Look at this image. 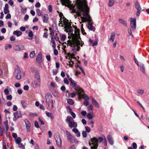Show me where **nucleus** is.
<instances>
[{"mask_svg": "<svg viewBox=\"0 0 149 149\" xmlns=\"http://www.w3.org/2000/svg\"><path fill=\"white\" fill-rule=\"evenodd\" d=\"M24 121L26 125V128L27 131L28 132H30V127L31 126V124L30 122L27 119H25Z\"/></svg>", "mask_w": 149, "mask_h": 149, "instance_id": "16", "label": "nucleus"}, {"mask_svg": "<svg viewBox=\"0 0 149 149\" xmlns=\"http://www.w3.org/2000/svg\"><path fill=\"white\" fill-rule=\"evenodd\" d=\"M98 38L96 39L93 42V40L91 38L89 39V42L90 44H92V46L97 45L98 44Z\"/></svg>", "mask_w": 149, "mask_h": 149, "instance_id": "20", "label": "nucleus"}, {"mask_svg": "<svg viewBox=\"0 0 149 149\" xmlns=\"http://www.w3.org/2000/svg\"><path fill=\"white\" fill-rule=\"evenodd\" d=\"M115 33L114 32H112L111 34L110 38L109 39V40L113 42L115 37Z\"/></svg>", "mask_w": 149, "mask_h": 149, "instance_id": "26", "label": "nucleus"}, {"mask_svg": "<svg viewBox=\"0 0 149 149\" xmlns=\"http://www.w3.org/2000/svg\"><path fill=\"white\" fill-rule=\"evenodd\" d=\"M12 47L11 45L10 44H8L6 45L5 47V49L6 50H7L8 49H10Z\"/></svg>", "mask_w": 149, "mask_h": 149, "instance_id": "48", "label": "nucleus"}, {"mask_svg": "<svg viewBox=\"0 0 149 149\" xmlns=\"http://www.w3.org/2000/svg\"><path fill=\"white\" fill-rule=\"evenodd\" d=\"M33 33L32 31H30L28 33V36L30 37H31L33 36Z\"/></svg>", "mask_w": 149, "mask_h": 149, "instance_id": "54", "label": "nucleus"}, {"mask_svg": "<svg viewBox=\"0 0 149 149\" xmlns=\"http://www.w3.org/2000/svg\"><path fill=\"white\" fill-rule=\"evenodd\" d=\"M72 131L74 132L77 137H79L80 136V133L77 129L74 128L72 130Z\"/></svg>", "mask_w": 149, "mask_h": 149, "instance_id": "24", "label": "nucleus"}, {"mask_svg": "<svg viewBox=\"0 0 149 149\" xmlns=\"http://www.w3.org/2000/svg\"><path fill=\"white\" fill-rule=\"evenodd\" d=\"M55 139L56 143V144L59 147L61 146V140L59 135H57L55 136Z\"/></svg>", "mask_w": 149, "mask_h": 149, "instance_id": "12", "label": "nucleus"}, {"mask_svg": "<svg viewBox=\"0 0 149 149\" xmlns=\"http://www.w3.org/2000/svg\"><path fill=\"white\" fill-rule=\"evenodd\" d=\"M67 101V103L70 105H73L74 104V102L72 99H68Z\"/></svg>", "mask_w": 149, "mask_h": 149, "instance_id": "38", "label": "nucleus"}, {"mask_svg": "<svg viewBox=\"0 0 149 149\" xmlns=\"http://www.w3.org/2000/svg\"><path fill=\"white\" fill-rule=\"evenodd\" d=\"M4 112L5 113V116L6 118H7V115H10V112L6 109H5L4 110Z\"/></svg>", "mask_w": 149, "mask_h": 149, "instance_id": "40", "label": "nucleus"}, {"mask_svg": "<svg viewBox=\"0 0 149 149\" xmlns=\"http://www.w3.org/2000/svg\"><path fill=\"white\" fill-rule=\"evenodd\" d=\"M63 5H64L70 9H73V6L72 4H71V2L70 0H60Z\"/></svg>", "mask_w": 149, "mask_h": 149, "instance_id": "8", "label": "nucleus"}, {"mask_svg": "<svg viewBox=\"0 0 149 149\" xmlns=\"http://www.w3.org/2000/svg\"><path fill=\"white\" fill-rule=\"evenodd\" d=\"M43 22L44 23H47L49 21V16L47 14H45L42 18Z\"/></svg>", "mask_w": 149, "mask_h": 149, "instance_id": "25", "label": "nucleus"}, {"mask_svg": "<svg viewBox=\"0 0 149 149\" xmlns=\"http://www.w3.org/2000/svg\"><path fill=\"white\" fill-rule=\"evenodd\" d=\"M66 122L68 123L69 127L71 128L72 127L75 128L77 127V123L74 122V119L70 116L67 117L66 119Z\"/></svg>", "mask_w": 149, "mask_h": 149, "instance_id": "4", "label": "nucleus"}, {"mask_svg": "<svg viewBox=\"0 0 149 149\" xmlns=\"http://www.w3.org/2000/svg\"><path fill=\"white\" fill-rule=\"evenodd\" d=\"M36 13L39 16H40L42 15V13L40 12V10L39 9H37L36 10Z\"/></svg>", "mask_w": 149, "mask_h": 149, "instance_id": "44", "label": "nucleus"}, {"mask_svg": "<svg viewBox=\"0 0 149 149\" xmlns=\"http://www.w3.org/2000/svg\"><path fill=\"white\" fill-rule=\"evenodd\" d=\"M68 97L70 96L71 97H74L75 96V94L74 93H69L68 94Z\"/></svg>", "mask_w": 149, "mask_h": 149, "instance_id": "43", "label": "nucleus"}, {"mask_svg": "<svg viewBox=\"0 0 149 149\" xmlns=\"http://www.w3.org/2000/svg\"><path fill=\"white\" fill-rule=\"evenodd\" d=\"M46 114L47 117H50L52 119L54 117L51 113L46 111Z\"/></svg>", "mask_w": 149, "mask_h": 149, "instance_id": "35", "label": "nucleus"}, {"mask_svg": "<svg viewBox=\"0 0 149 149\" xmlns=\"http://www.w3.org/2000/svg\"><path fill=\"white\" fill-rule=\"evenodd\" d=\"M36 60L38 63H40L42 62V55L41 53H39L37 56Z\"/></svg>", "mask_w": 149, "mask_h": 149, "instance_id": "22", "label": "nucleus"}, {"mask_svg": "<svg viewBox=\"0 0 149 149\" xmlns=\"http://www.w3.org/2000/svg\"><path fill=\"white\" fill-rule=\"evenodd\" d=\"M93 106L92 105H90L87 108L88 111L89 112L91 113H93Z\"/></svg>", "mask_w": 149, "mask_h": 149, "instance_id": "30", "label": "nucleus"}, {"mask_svg": "<svg viewBox=\"0 0 149 149\" xmlns=\"http://www.w3.org/2000/svg\"><path fill=\"white\" fill-rule=\"evenodd\" d=\"M103 142L105 146H107V141L104 136H100L97 138L96 137H93L90 139V141L89 142V145L91 149H97L98 146V143Z\"/></svg>", "mask_w": 149, "mask_h": 149, "instance_id": "3", "label": "nucleus"}, {"mask_svg": "<svg viewBox=\"0 0 149 149\" xmlns=\"http://www.w3.org/2000/svg\"><path fill=\"white\" fill-rule=\"evenodd\" d=\"M139 66L140 67L141 70L142 72L143 73H145V68L143 64H141L139 65Z\"/></svg>", "mask_w": 149, "mask_h": 149, "instance_id": "32", "label": "nucleus"}, {"mask_svg": "<svg viewBox=\"0 0 149 149\" xmlns=\"http://www.w3.org/2000/svg\"><path fill=\"white\" fill-rule=\"evenodd\" d=\"M8 120H6L3 122V124L4 125L6 128V129L4 130V132L7 137H8Z\"/></svg>", "mask_w": 149, "mask_h": 149, "instance_id": "19", "label": "nucleus"}, {"mask_svg": "<svg viewBox=\"0 0 149 149\" xmlns=\"http://www.w3.org/2000/svg\"><path fill=\"white\" fill-rule=\"evenodd\" d=\"M70 114L72 116V117L73 118H74L76 117V115L74 113L73 111H72L70 113Z\"/></svg>", "mask_w": 149, "mask_h": 149, "instance_id": "64", "label": "nucleus"}, {"mask_svg": "<svg viewBox=\"0 0 149 149\" xmlns=\"http://www.w3.org/2000/svg\"><path fill=\"white\" fill-rule=\"evenodd\" d=\"M115 3L114 0H109L108 2V6L109 7L113 6Z\"/></svg>", "mask_w": 149, "mask_h": 149, "instance_id": "31", "label": "nucleus"}, {"mask_svg": "<svg viewBox=\"0 0 149 149\" xmlns=\"http://www.w3.org/2000/svg\"><path fill=\"white\" fill-rule=\"evenodd\" d=\"M107 139L110 144L112 145L113 144L114 141L112 137L110 135H109L107 136Z\"/></svg>", "mask_w": 149, "mask_h": 149, "instance_id": "23", "label": "nucleus"}, {"mask_svg": "<svg viewBox=\"0 0 149 149\" xmlns=\"http://www.w3.org/2000/svg\"><path fill=\"white\" fill-rule=\"evenodd\" d=\"M85 130L86 132H89L91 131V129L88 126H86L85 127Z\"/></svg>", "mask_w": 149, "mask_h": 149, "instance_id": "52", "label": "nucleus"}, {"mask_svg": "<svg viewBox=\"0 0 149 149\" xmlns=\"http://www.w3.org/2000/svg\"><path fill=\"white\" fill-rule=\"evenodd\" d=\"M48 9L49 12L50 13H51L52 12V7L51 5H49L48 7Z\"/></svg>", "mask_w": 149, "mask_h": 149, "instance_id": "50", "label": "nucleus"}, {"mask_svg": "<svg viewBox=\"0 0 149 149\" xmlns=\"http://www.w3.org/2000/svg\"><path fill=\"white\" fill-rule=\"evenodd\" d=\"M136 19L135 18H130V26L132 30L134 31L136 29Z\"/></svg>", "mask_w": 149, "mask_h": 149, "instance_id": "11", "label": "nucleus"}, {"mask_svg": "<svg viewBox=\"0 0 149 149\" xmlns=\"http://www.w3.org/2000/svg\"><path fill=\"white\" fill-rule=\"evenodd\" d=\"M83 92V90L82 89V91L79 92H77L78 94V95L80 96L82 98H83L84 100H89V97L87 95L85 94H82L81 93Z\"/></svg>", "mask_w": 149, "mask_h": 149, "instance_id": "14", "label": "nucleus"}, {"mask_svg": "<svg viewBox=\"0 0 149 149\" xmlns=\"http://www.w3.org/2000/svg\"><path fill=\"white\" fill-rule=\"evenodd\" d=\"M49 30L50 31V34L51 36V37H53L54 35V32L50 28L49 29Z\"/></svg>", "mask_w": 149, "mask_h": 149, "instance_id": "49", "label": "nucleus"}, {"mask_svg": "<svg viewBox=\"0 0 149 149\" xmlns=\"http://www.w3.org/2000/svg\"><path fill=\"white\" fill-rule=\"evenodd\" d=\"M70 85L72 88L75 90L77 92H79L82 91V88L79 86L78 85L77 82L73 79L70 81Z\"/></svg>", "mask_w": 149, "mask_h": 149, "instance_id": "6", "label": "nucleus"}, {"mask_svg": "<svg viewBox=\"0 0 149 149\" xmlns=\"http://www.w3.org/2000/svg\"><path fill=\"white\" fill-rule=\"evenodd\" d=\"M22 33V32L20 31H15L13 33L14 35H16L17 37L20 36Z\"/></svg>", "mask_w": 149, "mask_h": 149, "instance_id": "27", "label": "nucleus"}, {"mask_svg": "<svg viewBox=\"0 0 149 149\" xmlns=\"http://www.w3.org/2000/svg\"><path fill=\"white\" fill-rule=\"evenodd\" d=\"M14 117L13 118L14 121H16L18 118L22 116V115L20 112L16 111L14 113Z\"/></svg>", "mask_w": 149, "mask_h": 149, "instance_id": "17", "label": "nucleus"}, {"mask_svg": "<svg viewBox=\"0 0 149 149\" xmlns=\"http://www.w3.org/2000/svg\"><path fill=\"white\" fill-rule=\"evenodd\" d=\"M17 144L18 145V147L20 148H21L22 149H25V147L22 143H19Z\"/></svg>", "mask_w": 149, "mask_h": 149, "instance_id": "41", "label": "nucleus"}, {"mask_svg": "<svg viewBox=\"0 0 149 149\" xmlns=\"http://www.w3.org/2000/svg\"><path fill=\"white\" fill-rule=\"evenodd\" d=\"M89 104V102L87 100H85L84 102V104L86 106H87Z\"/></svg>", "mask_w": 149, "mask_h": 149, "instance_id": "53", "label": "nucleus"}, {"mask_svg": "<svg viewBox=\"0 0 149 149\" xmlns=\"http://www.w3.org/2000/svg\"><path fill=\"white\" fill-rule=\"evenodd\" d=\"M35 6L36 8H39L40 6V4L39 2H37Z\"/></svg>", "mask_w": 149, "mask_h": 149, "instance_id": "62", "label": "nucleus"}, {"mask_svg": "<svg viewBox=\"0 0 149 149\" xmlns=\"http://www.w3.org/2000/svg\"><path fill=\"white\" fill-rule=\"evenodd\" d=\"M46 101L47 103H48L49 105V102H51L52 100V96L50 93H47L45 95Z\"/></svg>", "mask_w": 149, "mask_h": 149, "instance_id": "18", "label": "nucleus"}, {"mask_svg": "<svg viewBox=\"0 0 149 149\" xmlns=\"http://www.w3.org/2000/svg\"><path fill=\"white\" fill-rule=\"evenodd\" d=\"M21 104H22V105L23 107L24 108H26L27 107V104L24 101V100L21 101Z\"/></svg>", "mask_w": 149, "mask_h": 149, "instance_id": "33", "label": "nucleus"}, {"mask_svg": "<svg viewBox=\"0 0 149 149\" xmlns=\"http://www.w3.org/2000/svg\"><path fill=\"white\" fill-rule=\"evenodd\" d=\"M67 32L69 34H70L72 37V40H68L67 42H65L68 46H70L72 48V50L74 51H77L80 49L79 46H82L84 44L81 40L79 35V30L76 29L74 31V34L73 33V31L71 26H68L66 28Z\"/></svg>", "mask_w": 149, "mask_h": 149, "instance_id": "1", "label": "nucleus"}, {"mask_svg": "<svg viewBox=\"0 0 149 149\" xmlns=\"http://www.w3.org/2000/svg\"><path fill=\"white\" fill-rule=\"evenodd\" d=\"M4 133L5 134L4 132V130L3 129V128H2L1 126H0V135L2 136H3V133Z\"/></svg>", "mask_w": 149, "mask_h": 149, "instance_id": "37", "label": "nucleus"}, {"mask_svg": "<svg viewBox=\"0 0 149 149\" xmlns=\"http://www.w3.org/2000/svg\"><path fill=\"white\" fill-rule=\"evenodd\" d=\"M87 27L88 28L91 30L92 31H95V28L93 26L92 24L90 23H89L88 24Z\"/></svg>", "mask_w": 149, "mask_h": 149, "instance_id": "29", "label": "nucleus"}, {"mask_svg": "<svg viewBox=\"0 0 149 149\" xmlns=\"http://www.w3.org/2000/svg\"><path fill=\"white\" fill-rule=\"evenodd\" d=\"M135 8L137 10L136 15L139 16L140 15L142 9L139 3L138 2H136L135 3Z\"/></svg>", "mask_w": 149, "mask_h": 149, "instance_id": "13", "label": "nucleus"}, {"mask_svg": "<svg viewBox=\"0 0 149 149\" xmlns=\"http://www.w3.org/2000/svg\"><path fill=\"white\" fill-rule=\"evenodd\" d=\"M92 98V104L96 108H99L100 107L99 105L96 100L92 97H90Z\"/></svg>", "mask_w": 149, "mask_h": 149, "instance_id": "21", "label": "nucleus"}, {"mask_svg": "<svg viewBox=\"0 0 149 149\" xmlns=\"http://www.w3.org/2000/svg\"><path fill=\"white\" fill-rule=\"evenodd\" d=\"M58 70L53 69V74L54 75H56L58 73Z\"/></svg>", "mask_w": 149, "mask_h": 149, "instance_id": "51", "label": "nucleus"}, {"mask_svg": "<svg viewBox=\"0 0 149 149\" xmlns=\"http://www.w3.org/2000/svg\"><path fill=\"white\" fill-rule=\"evenodd\" d=\"M132 146L134 148L136 149L137 148V146L136 143H133L132 144Z\"/></svg>", "mask_w": 149, "mask_h": 149, "instance_id": "61", "label": "nucleus"}, {"mask_svg": "<svg viewBox=\"0 0 149 149\" xmlns=\"http://www.w3.org/2000/svg\"><path fill=\"white\" fill-rule=\"evenodd\" d=\"M40 77L39 74L35 75L34 80L31 84L32 86L34 88H36L40 86Z\"/></svg>", "mask_w": 149, "mask_h": 149, "instance_id": "5", "label": "nucleus"}, {"mask_svg": "<svg viewBox=\"0 0 149 149\" xmlns=\"http://www.w3.org/2000/svg\"><path fill=\"white\" fill-rule=\"evenodd\" d=\"M8 3L11 6H12L13 5L14 2L12 0H9Z\"/></svg>", "mask_w": 149, "mask_h": 149, "instance_id": "59", "label": "nucleus"}, {"mask_svg": "<svg viewBox=\"0 0 149 149\" xmlns=\"http://www.w3.org/2000/svg\"><path fill=\"white\" fill-rule=\"evenodd\" d=\"M35 55V51H33L31 52L30 54V57L31 58H33Z\"/></svg>", "mask_w": 149, "mask_h": 149, "instance_id": "39", "label": "nucleus"}, {"mask_svg": "<svg viewBox=\"0 0 149 149\" xmlns=\"http://www.w3.org/2000/svg\"><path fill=\"white\" fill-rule=\"evenodd\" d=\"M51 42L53 44L52 47L53 48H54L56 47V44L55 43V41L54 40L53 37H51Z\"/></svg>", "mask_w": 149, "mask_h": 149, "instance_id": "34", "label": "nucleus"}, {"mask_svg": "<svg viewBox=\"0 0 149 149\" xmlns=\"http://www.w3.org/2000/svg\"><path fill=\"white\" fill-rule=\"evenodd\" d=\"M15 141L17 144H19L22 141V139L20 137H18L15 139Z\"/></svg>", "mask_w": 149, "mask_h": 149, "instance_id": "36", "label": "nucleus"}, {"mask_svg": "<svg viewBox=\"0 0 149 149\" xmlns=\"http://www.w3.org/2000/svg\"><path fill=\"white\" fill-rule=\"evenodd\" d=\"M66 38L65 35L63 34L61 35V39L62 41H64Z\"/></svg>", "mask_w": 149, "mask_h": 149, "instance_id": "47", "label": "nucleus"}, {"mask_svg": "<svg viewBox=\"0 0 149 149\" xmlns=\"http://www.w3.org/2000/svg\"><path fill=\"white\" fill-rule=\"evenodd\" d=\"M24 48V46L23 44H19L15 46L14 49L16 51H19L22 50Z\"/></svg>", "mask_w": 149, "mask_h": 149, "instance_id": "15", "label": "nucleus"}, {"mask_svg": "<svg viewBox=\"0 0 149 149\" xmlns=\"http://www.w3.org/2000/svg\"><path fill=\"white\" fill-rule=\"evenodd\" d=\"M66 136L68 141L71 143H77L78 141L76 139L74 136L72 135L71 133L68 131L65 132Z\"/></svg>", "mask_w": 149, "mask_h": 149, "instance_id": "7", "label": "nucleus"}, {"mask_svg": "<svg viewBox=\"0 0 149 149\" xmlns=\"http://www.w3.org/2000/svg\"><path fill=\"white\" fill-rule=\"evenodd\" d=\"M118 21L120 23L123 24L125 26H127V24L125 20L124 19H118Z\"/></svg>", "mask_w": 149, "mask_h": 149, "instance_id": "28", "label": "nucleus"}, {"mask_svg": "<svg viewBox=\"0 0 149 149\" xmlns=\"http://www.w3.org/2000/svg\"><path fill=\"white\" fill-rule=\"evenodd\" d=\"M82 134L84 138H86L87 137V134H86V132L85 131H82Z\"/></svg>", "mask_w": 149, "mask_h": 149, "instance_id": "45", "label": "nucleus"}, {"mask_svg": "<svg viewBox=\"0 0 149 149\" xmlns=\"http://www.w3.org/2000/svg\"><path fill=\"white\" fill-rule=\"evenodd\" d=\"M4 93L6 95H8L9 94V91L8 89L6 88L5 89L4 91Z\"/></svg>", "mask_w": 149, "mask_h": 149, "instance_id": "55", "label": "nucleus"}, {"mask_svg": "<svg viewBox=\"0 0 149 149\" xmlns=\"http://www.w3.org/2000/svg\"><path fill=\"white\" fill-rule=\"evenodd\" d=\"M14 75L15 77L17 79H20L21 78L22 73L19 67L17 66L15 69Z\"/></svg>", "mask_w": 149, "mask_h": 149, "instance_id": "9", "label": "nucleus"}, {"mask_svg": "<svg viewBox=\"0 0 149 149\" xmlns=\"http://www.w3.org/2000/svg\"><path fill=\"white\" fill-rule=\"evenodd\" d=\"M78 9L83 13L84 18L86 21L91 22L92 20L88 14L89 8L88 6L86 0H77Z\"/></svg>", "mask_w": 149, "mask_h": 149, "instance_id": "2", "label": "nucleus"}, {"mask_svg": "<svg viewBox=\"0 0 149 149\" xmlns=\"http://www.w3.org/2000/svg\"><path fill=\"white\" fill-rule=\"evenodd\" d=\"M6 98L7 100H11L12 99V96L11 95H9L6 96Z\"/></svg>", "mask_w": 149, "mask_h": 149, "instance_id": "63", "label": "nucleus"}, {"mask_svg": "<svg viewBox=\"0 0 149 149\" xmlns=\"http://www.w3.org/2000/svg\"><path fill=\"white\" fill-rule=\"evenodd\" d=\"M87 113L86 111H83L81 112V114L83 116H85L86 114Z\"/></svg>", "mask_w": 149, "mask_h": 149, "instance_id": "56", "label": "nucleus"}, {"mask_svg": "<svg viewBox=\"0 0 149 149\" xmlns=\"http://www.w3.org/2000/svg\"><path fill=\"white\" fill-rule=\"evenodd\" d=\"M144 90H139L137 91L138 93L140 94H142Z\"/></svg>", "mask_w": 149, "mask_h": 149, "instance_id": "57", "label": "nucleus"}, {"mask_svg": "<svg viewBox=\"0 0 149 149\" xmlns=\"http://www.w3.org/2000/svg\"><path fill=\"white\" fill-rule=\"evenodd\" d=\"M65 84L68 85L69 84V82L68 79L66 78H65L63 80Z\"/></svg>", "mask_w": 149, "mask_h": 149, "instance_id": "46", "label": "nucleus"}, {"mask_svg": "<svg viewBox=\"0 0 149 149\" xmlns=\"http://www.w3.org/2000/svg\"><path fill=\"white\" fill-rule=\"evenodd\" d=\"M128 32L130 36H131L132 37H133V35L132 33V31L131 29L128 30Z\"/></svg>", "mask_w": 149, "mask_h": 149, "instance_id": "58", "label": "nucleus"}, {"mask_svg": "<svg viewBox=\"0 0 149 149\" xmlns=\"http://www.w3.org/2000/svg\"><path fill=\"white\" fill-rule=\"evenodd\" d=\"M68 20L65 17H63V18L60 19V23L59 24V25L63 26V24L66 27L68 26Z\"/></svg>", "mask_w": 149, "mask_h": 149, "instance_id": "10", "label": "nucleus"}, {"mask_svg": "<svg viewBox=\"0 0 149 149\" xmlns=\"http://www.w3.org/2000/svg\"><path fill=\"white\" fill-rule=\"evenodd\" d=\"M91 113H88L87 115V118L89 120L93 118V116Z\"/></svg>", "mask_w": 149, "mask_h": 149, "instance_id": "42", "label": "nucleus"}, {"mask_svg": "<svg viewBox=\"0 0 149 149\" xmlns=\"http://www.w3.org/2000/svg\"><path fill=\"white\" fill-rule=\"evenodd\" d=\"M34 125L37 128L39 127V126L38 123L37 121H35L34 123Z\"/></svg>", "mask_w": 149, "mask_h": 149, "instance_id": "60", "label": "nucleus"}]
</instances>
